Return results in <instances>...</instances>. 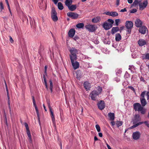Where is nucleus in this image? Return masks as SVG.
<instances>
[{"label": "nucleus", "instance_id": "1", "mask_svg": "<svg viewBox=\"0 0 149 149\" xmlns=\"http://www.w3.org/2000/svg\"><path fill=\"white\" fill-rule=\"evenodd\" d=\"M134 109L135 111H140L141 114H144L146 112V109L143 108L141 104L138 103H134L133 105Z\"/></svg>", "mask_w": 149, "mask_h": 149}, {"label": "nucleus", "instance_id": "2", "mask_svg": "<svg viewBox=\"0 0 149 149\" xmlns=\"http://www.w3.org/2000/svg\"><path fill=\"white\" fill-rule=\"evenodd\" d=\"M141 118L139 114H136L134 117L133 120L134 125L130 127V128L133 129L136 127H135L136 125L138 124L140 122H139L141 120Z\"/></svg>", "mask_w": 149, "mask_h": 149}, {"label": "nucleus", "instance_id": "3", "mask_svg": "<svg viewBox=\"0 0 149 149\" xmlns=\"http://www.w3.org/2000/svg\"><path fill=\"white\" fill-rule=\"evenodd\" d=\"M85 27L90 32H93L97 29V26L95 25L90 24H88L85 26Z\"/></svg>", "mask_w": 149, "mask_h": 149}, {"label": "nucleus", "instance_id": "4", "mask_svg": "<svg viewBox=\"0 0 149 149\" xmlns=\"http://www.w3.org/2000/svg\"><path fill=\"white\" fill-rule=\"evenodd\" d=\"M133 23L132 22L130 21H127L125 23V26L128 29L127 33L130 34L131 31V29L133 27Z\"/></svg>", "mask_w": 149, "mask_h": 149}, {"label": "nucleus", "instance_id": "5", "mask_svg": "<svg viewBox=\"0 0 149 149\" xmlns=\"http://www.w3.org/2000/svg\"><path fill=\"white\" fill-rule=\"evenodd\" d=\"M51 17L52 20L54 22H56L58 19L57 13L54 8H52L51 11Z\"/></svg>", "mask_w": 149, "mask_h": 149}, {"label": "nucleus", "instance_id": "6", "mask_svg": "<svg viewBox=\"0 0 149 149\" xmlns=\"http://www.w3.org/2000/svg\"><path fill=\"white\" fill-rule=\"evenodd\" d=\"M148 4V0H144L143 2H140L139 7L140 10H141L144 9L147 7Z\"/></svg>", "mask_w": 149, "mask_h": 149}, {"label": "nucleus", "instance_id": "7", "mask_svg": "<svg viewBox=\"0 0 149 149\" xmlns=\"http://www.w3.org/2000/svg\"><path fill=\"white\" fill-rule=\"evenodd\" d=\"M67 14L68 17L74 19H77L79 16L78 14L72 12H68L67 13Z\"/></svg>", "mask_w": 149, "mask_h": 149}, {"label": "nucleus", "instance_id": "8", "mask_svg": "<svg viewBox=\"0 0 149 149\" xmlns=\"http://www.w3.org/2000/svg\"><path fill=\"white\" fill-rule=\"evenodd\" d=\"M104 14L112 17H115L118 16V13L115 11H107L104 12Z\"/></svg>", "mask_w": 149, "mask_h": 149}, {"label": "nucleus", "instance_id": "9", "mask_svg": "<svg viewBox=\"0 0 149 149\" xmlns=\"http://www.w3.org/2000/svg\"><path fill=\"white\" fill-rule=\"evenodd\" d=\"M99 93L96 91L94 90L92 91L90 94L91 99L93 100H95L96 97L98 95Z\"/></svg>", "mask_w": 149, "mask_h": 149}, {"label": "nucleus", "instance_id": "10", "mask_svg": "<svg viewBox=\"0 0 149 149\" xmlns=\"http://www.w3.org/2000/svg\"><path fill=\"white\" fill-rule=\"evenodd\" d=\"M102 26L105 30H108L112 27V25L109 22H105L104 23Z\"/></svg>", "mask_w": 149, "mask_h": 149}, {"label": "nucleus", "instance_id": "11", "mask_svg": "<svg viewBox=\"0 0 149 149\" xmlns=\"http://www.w3.org/2000/svg\"><path fill=\"white\" fill-rule=\"evenodd\" d=\"M141 135L140 133L138 131H136L133 133L132 137L133 139L135 140L138 139Z\"/></svg>", "mask_w": 149, "mask_h": 149}, {"label": "nucleus", "instance_id": "12", "mask_svg": "<svg viewBox=\"0 0 149 149\" xmlns=\"http://www.w3.org/2000/svg\"><path fill=\"white\" fill-rule=\"evenodd\" d=\"M139 32L142 34H145L146 31H148L147 28L145 26L140 27L139 30Z\"/></svg>", "mask_w": 149, "mask_h": 149}, {"label": "nucleus", "instance_id": "13", "mask_svg": "<svg viewBox=\"0 0 149 149\" xmlns=\"http://www.w3.org/2000/svg\"><path fill=\"white\" fill-rule=\"evenodd\" d=\"M99 109L101 110L103 109L105 107V104L104 102L101 100L97 104Z\"/></svg>", "mask_w": 149, "mask_h": 149}, {"label": "nucleus", "instance_id": "14", "mask_svg": "<svg viewBox=\"0 0 149 149\" xmlns=\"http://www.w3.org/2000/svg\"><path fill=\"white\" fill-rule=\"evenodd\" d=\"M135 24L136 26L137 27L139 28L142 26L143 22L139 19H137L135 21Z\"/></svg>", "mask_w": 149, "mask_h": 149}, {"label": "nucleus", "instance_id": "15", "mask_svg": "<svg viewBox=\"0 0 149 149\" xmlns=\"http://www.w3.org/2000/svg\"><path fill=\"white\" fill-rule=\"evenodd\" d=\"M48 106L49 109V110L50 113L51 117L52 119V120L53 122L54 121H55V117L54 116V115L53 113V112L52 111V108L51 107L50 104L49 103H48Z\"/></svg>", "mask_w": 149, "mask_h": 149}, {"label": "nucleus", "instance_id": "16", "mask_svg": "<svg viewBox=\"0 0 149 149\" xmlns=\"http://www.w3.org/2000/svg\"><path fill=\"white\" fill-rule=\"evenodd\" d=\"M75 31L74 29H71L69 31L68 35L69 37L72 38L75 33Z\"/></svg>", "mask_w": 149, "mask_h": 149}, {"label": "nucleus", "instance_id": "17", "mask_svg": "<svg viewBox=\"0 0 149 149\" xmlns=\"http://www.w3.org/2000/svg\"><path fill=\"white\" fill-rule=\"evenodd\" d=\"M71 63L74 70H76L79 68V63L77 61H74V62H71Z\"/></svg>", "mask_w": 149, "mask_h": 149}, {"label": "nucleus", "instance_id": "18", "mask_svg": "<svg viewBox=\"0 0 149 149\" xmlns=\"http://www.w3.org/2000/svg\"><path fill=\"white\" fill-rule=\"evenodd\" d=\"M138 44L140 46H142L145 45L146 43V41L143 39H140L138 42Z\"/></svg>", "mask_w": 149, "mask_h": 149}, {"label": "nucleus", "instance_id": "19", "mask_svg": "<svg viewBox=\"0 0 149 149\" xmlns=\"http://www.w3.org/2000/svg\"><path fill=\"white\" fill-rule=\"evenodd\" d=\"M100 20V16H97L93 18L91 21L93 23H97L99 22Z\"/></svg>", "mask_w": 149, "mask_h": 149}, {"label": "nucleus", "instance_id": "20", "mask_svg": "<svg viewBox=\"0 0 149 149\" xmlns=\"http://www.w3.org/2000/svg\"><path fill=\"white\" fill-rule=\"evenodd\" d=\"M136 68L133 65H129V70H130L132 73H134L136 72Z\"/></svg>", "mask_w": 149, "mask_h": 149}, {"label": "nucleus", "instance_id": "21", "mask_svg": "<svg viewBox=\"0 0 149 149\" xmlns=\"http://www.w3.org/2000/svg\"><path fill=\"white\" fill-rule=\"evenodd\" d=\"M108 116L109 120L111 121H113L115 119V114L113 113H109L108 114Z\"/></svg>", "mask_w": 149, "mask_h": 149}, {"label": "nucleus", "instance_id": "22", "mask_svg": "<svg viewBox=\"0 0 149 149\" xmlns=\"http://www.w3.org/2000/svg\"><path fill=\"white\" fill-rule=\"evenodd\" d=\"M84 86L86 90L88 91L90 89V83L86 81L84 83Z\"/></svg>", "mask_w": 149, "mask_h": 149}, {"label": "nucleus", "instance_id": "23", "mask_svg": "<svg viewBox=\"0 0 149 149\" xmlns=\"http://www.w3.org/2000/svg\"><path fill=\"white\" fill-rule=\"evenodd\" d=\"M33 105L35 107V109L36 110V113L37 114L38 117V119H39V111H38V107L36 105L35 100H33Z\"/></svg>", "mask_w": 149, "mask_h": 149}, {"label": "nucleus", "instance_id": "24", "mask_svg": "<svg viewBox=\"0 0 149 149\" xmlns=\"http://www.w3.org/2000/svg\"><path fill=\"white\" fill-rule=\"evenodd\" d=\"M70 56L71 61V62H72L77 60V55H70Z\"/></svg>", "mask_w": 149, "mask_h": 149}, {"label": "nucleus", "instance_id": "25", "mask_svg": "<svg viewBox=\"0 0 149 149\" xmlns=\"http://www.w3.org/2000/svg\"><path fill=\"white\" fill-rule=\"evenodd\" d=\"M69 9L71 11H73L77 8V6L76 5H71L68 7Z\"/></svg>", "mask_w": 149, "mask_h": 149}, {"label": "nucleus", "instance_id": "26", "mask_svg": "<svg viewBox=\"0 0 149 149\" xmlns=\"http://www.w3.org/2000/svg\"><path fill=\"white\" fill-rule=\"evenodd\" d=\"M76 78L80 80L81 77V74L80 71L77 70L76 72Z\"/></svg>", "mask_w": 149, "mask_h": 149}, {"label": "nucleus", "instance_id": "27", "mask_svg": "<svg viewBox=\"0 0 149 149\" xmlns=\"http://www.w3.org/2000/svg\"><path fill=\"white\" fill-rule=\"evenodd\" d=\"M71 55H77V51L76 49L72 48L70 50Z\"/></svg>", "mask_w": 149, "mask_h": 149}, {"label": "nucleus", "instance_id": "28", "mask_svg": "<svg viewBox=\"0 0 149 149\" xmlns=\"http://www.w3.org/2000/svg\"><path fill=\"white\" fill-rule=\"evenodd\" d=\"M26 133L28 136L29 138V142L30 143H31L32 142V139L31 138V135L30 134V130L26 131Z\"/></svg>", "mask_w": 149, "mask_h": 149}, {"label": "nucleus", "instance_id": "29", "mask_svg": "<svg viewBox=\"0 0 149 149\" xmlns=\"http://www.w3.org/2000/svg\"><path fill=\"white\" fill-rule=\"evenodd\" d=\"M119 31V28L118 27H113L111 29V33L113 34Z\"/></svg>", "mask_w": 149, "mask_h": 149}, {"label": "nucleus", "instance_id": "30", "mask_svg": "<svg viewBox=\"0 0 149 149\" xmlns=\"http://www.w3.org/2000/svg\"><path fill=\"white\" fill-rule=\"evenodd\" d=\"M121 36L119 33H117L116 35L115 40L116 41H119L121 40Z\"/></svg>", "mask_w": 149, "mask_h": 149}, {"label": "nucleus", "instance_id": "31", "mask_svg": "<svg viewBox=\"0 0 149 149\" xmlns=\"http://www.w3.org/2000/svg\"><path fill=\"white\" fill-rule=\"evenodd\" d=\"M143 123H144L146 126H147L149 128V124L148 122L147 121H145L144 122H140L138 124L136 125H135V127H137L139 125H141Z\"/></svg>", "mask_w": 149, "mask_h": 149}, {"label": "nucleus", "instance_id": "32", "mask_svg": "<svg viewBox=\"0 0 149 149\" xmlns=\"http://www.w3.org/2000/svg\"><path fill=\"white\" fill-rule=\"evenodd\" d=\"M142 58L143 59L148 60L149 59V53H146L143 55Z\"/></svg>", "mask_w": 149, "mask_h": 149}, {"label": "nucleus", "instance_id": "33", "mask_svg": "<svg viewBox=\"0 0 149 149\" xmlns=\"http://www.w3.org/2000/svg\"><path fill=\"white\" fill-rule=\"evenodd\" d=\"M72 2V0H66L65 2V4L68 7L71 5Z\"/></svg>", "mask_w": 149, "mask_h": 149}, {"label": "nucleus", "instance_id": "34", "mask_svg": "<svg viewBox=\"0 0 149 149\" xmlns=\"http://www.w3.org/2000/svg\"><path fill=\"white\" fill-rule=\"evenodd\" d=\"M141 1V0H135L133 3L132 5L134 6H135L139 4H139Z\"/></svg>", "mask_w": 149, "mask_h": 149}, {"label": "nucleus", "instance_id": "35", "mask_svg": "<svg viewBox=\"0 0 149 149\" xmlns=\"http://www.w3.org/2000/svg\"><path fill=\"white\" fill-rule=\"evenodd\" d=\"M140 100L141 104L142 107H143L146 104V99L145 98L140 99Z\"/></svg>", "mask_w": 149, "mask_h": 149}, {"label": "nucleus", "instance_id": "36", "mask_svg": "<svg viewBox=\"0 0 149 149\" xmlns=\"http://www.w3.org/2000/svg\"><path fill=\"white\" fill-rule=\"evenodd\" d=\"M58 8L60 10H62L63 8V4L61 2H59L58 4Z\"/></svg>", "mask_w": 149, "mask_h": 149}, {"label": "nucleus", "instance_id": "37", "mask_svg": "<svg viewBox=\"0 0 149 149\" xmlns=\"http://www.w3.org/2000/svg\"><path fill=\"white\" fill-rule=\"evenodd\" d=\"M76 26L78 28H82L84 26V24L83 23H79L76 25Z\"/></svg>", "mask_w": 149, "mask_h": 149}, {"label": "nucleus", "instance_id": "38", "mask_svg": "<svg viewBox=\"0 0 149 149\" xmlns=\"http://www.w3.org/2000/svg\"><path fill=\"white\" fill-rule=\"evenodd\" d=\"M123 123L121 121H117L116 123V125L117 126L119 127L121 126L123 124Z\"/></svg>", "mask_w": 149, "mask_h": 149}, {"label": "nucleus", "instance_id": "39", "mask_svg": "<svg viewBox=\"0 0 149 149\" xmlns=\"http://www.w3.org/2000/svg\"><path fill=\"white\" fill-rule=\"evenodd\" d=\"M49 85H50V89L51 91V92L52 93V89L53 87V85L52 84V82L51 80H49Z\"/></svg>", "mask_w": 149, "mask_h": 149}, {"label": "nucleus", "instance_id": "40", "mask_svg": "<svg viewBox=\"0 0 149 149\" xmlns=\"http://www.w3.org/2000/svg\"><path fill=\"white\" fill-rule=\"evenodd\" d=\"M43 78H44V82L45 85V86L47 90H48V86H47V80H46V78L44 75V76H43Z\"/></svg>", "mask_w": 149, "mask_h": 149}, {"label": "nucleus", "instance_id": "41", "mask_svg": "<svg viewBox=\"0 0 149 149\" xmlns=\"http://www.w3.org/2000/svg\"><path fill=\"white\" fill-rule=\"evenodd\" d=\"M130 77L129 74L127 72H126L124 75V77L125 79L128 78Z\"/></svg>", "mask_w": 149, "mask_h": 149}, {"label": "nucleus", "instance_id": "42", "mask_svg": "<svg viewBox=\"0 0 149 149\" xmlns=\"http://www.w3.org/2000/svg\"><path fill=\"white\" fill-rule=\"evenodd\" d=\"M95 127L98 132H100V126L98 125H95Z\"/></svg>", "mask_w": 149, "mask_h": 149}, {"label": "nucleus", "instance_id": "43", "mask_svg": "<svg viewBox=\"0 0 149 149\" xmlns=\"http://www.w3.org/2000/svg\"><path fill=\"white\" fill-rule=\"evenodd\" d=\"M97 90L98 91H97V92H98V93L99 94L101 93L102 91V88L100 86H98L97 88Z\"/></svg>", "mask_w": 149, "mask_h": 149}, {"label": "nucleus", "instance_id": "44", "mask_svg": "<svg viewBox=\"0 0 149 149\" xmlns=\"http://www.w3.org/2000/svg\"><path fill=\"white\" fill-rule=\"evenodd\" d=\"M146 92V91H144L141 93V97H142V99L144 98V97L145 95V93Z\"/></svg>", "mask_w": 149, "mask_h": 149}, {"label": "nucleus", "instance_id": "45", "mask_svg": "<svg viewBox=\"0 0 149 149\" xmlns=\"http://www.w3.org/2000/svg\"><path fill=\"white\" fill-rule=\"evenodd\" d=\"M107 21L109 22V24L111 25H112L114 23V21L112 19H108L107 20Z\"/></svg>", "mask_w": 149, "mask_h": 149}, {"label": "nucleus", "instance_id": "46", "mask_svg": "<svg viewBox=\"0 0 149 149\" xmlns=\"http://www.w3.org/2000/svg\"><path fill=\"white\" fill-rule=\"evenodd\" d=\"M115 23L116 26H118L119 24V23L120 22V20L119 19H117L115 20Z\"/></svg>", "mask_w": 149, "mask_h": 149}, {"label": "nucleus", "instance_id": "47", "mask_svg": "<svg viewBox=\"0 0 149 149\" xmlns=\"http://www.w3.org/2000/svg\"><path fill=\"white\" fill-rule=\"evenodd\" d=\"M24 125L26 127V131L29 130V127L28 124H27V123H24Z\"/></svg>", "mask_w": 149, "mask_h": 149}, {"label": "nucleus", "instance_id": "48", "mask_svg": "<svg viewBox=\"0 0 149 149\" xmlns=\"http://www.w3.org/2000/svg\"><path fill=\"white\" fill-rule=\"evenodd\" d=\"M137 11V10L136 9H133L130 10V13H134Z\"/></svg>", "mask_w": 149, "mask_h": 149}, {"label": "nucleus", "instance_id": "49", "mask_svg": "<svg viewBox=\"0 0 149 149\" xmlns=\"http://www.w3.org/2000/svg\"><path fill=\"white\" fill-rule=\"evenodd\" d=\"M122 72L121 70L120 69H117L116 72V74L118 75V74H120Z\"/></svg>", "mask_w": 149, "mask_h": 149}, {"label": "nucleus", "instance_id": "50", "mask_svg": "<svg viewBox=\"0 0 149 149\" xmlns=\"http://www.w3.org/2000/svg\"><path fill=\"white\" fill-rule=\"evenodd\" d=\"M0 8L1 10H2L3 9V3L2 2H0Z\"/></svg>", "mask_w": 149, "mask_h": 149}, {"label": "nucleus", "instance_id": "51", "mask_svg": "<svg viewBox=\"0 0 149 149\" xmlns=\"http://www.w3.org/2000/svg\"><path fill=\"white\" fill-rule=\"evenodd\" d=\"M9 38H10V42L11 43H12L13 42V38H12V37L10 36H9Z\"/></svg>", "mask_w": 149, "mask_h": 149}, {"label": "nucleus", "instance_id": "52", "mask_svg": "<svg viewBox=\"0 0 149 149\" xmlns=\"http://www.w3.org/2000/svg\"><path fill=\"white\" fill-rule=\"evenodd\" d=\"M127 11V10L126 9V8H124L123 9H122L120 10V12H126Z\"/></svg>", "mask_w": 149, "mask_h": 149}, {"label": "nucleus", "instance_id": "53", "mask_svg": "<svg viewBox=\"0 0 149 149\" xmlns=\"http://www.w3.org/2000/svg\"><path fill=\"white\" fill-rule=\"evenodd\" d=\"M47 67L45 66V74H47Z\"/></svg>", "mask_w": 149, "mask_h": 149}, {"label": "nucleus", "instance_id": "54", "mask_svg": "<svg viewBox=\"0 0 149 149\" xmlns=\"http://www.w3.org/2000/svg\"><path fill=\"white\" fill-rule=\"evenodd\" d=\"M146 95L147 96V100H149V92H147L146 93Z\"/></svg>", "mask_w": 149, "mask_h": 149}, {"label": "nucleus", "instance_id": "55", "mask_svg": "<svg viewBox=\"0 0 149 149\" xmlns=\"http://www.w3.org/2000/svg\"><path fill=\"white\" fill-rule=\"evenodd\" d=\"M120 3V0H116V5L118 6L119 5Z\"/></svg>", "mask_w": 149, "mask_h": 149}, {"label": "nucleus", "instance_id": "56", "mask_svg": "<svg viewBox=\"0 0 149 149\" xmlns=\"http://www.w3.org/2000/svg\"><path fill=\"white\" fill-rule=\"evenodd\" d=\"M111 124L112 125V126H113L115 125V122L113 121H112L111 122Z\"/></svg>", "mask_w": 149, "mask_h": 149}, {"label": "nucleus", "instance_id": "57", "mask_svg": "<svg viewBox=\"0 0 149 149\" xmlns=\"http://www.w3.org/2000/svg\"><path fill=\"white\" fill-rule=\"evenodd\" d=\"M129 88L134 91H135V89H134V88L132 86H129Z\"/></svg>", "mask_w": 149, "mask_h": 149}, {"label": "nucleus", "instance_id": "58", "mask_svg": "<svg viewBox=\"0 0 149 149\" xmlns=\"http://www.w3.org/2000/svg\"><path fill=\"white\" fill-rule=\"evenodd\" d=\"M140 80L141 81H142L144 82L145 81V80H144V79L142 77H140Z\"/></svg>", "mask_w": 149, "mask_h": 149}, {"label": "nucleus", "instance_id": "59", "mask_svg": "<svg viewBox=\"0 0 149 149\" xmlns=\"http://www.w3.org/2000/svg\"><path fill=\"white\" fill-rule=\"evenodd\" d=\"M98 135H99V136L101 137H102V133L101 132H99V133H98Z\"/></svg>", "mask_w": 149, "mask_h": 149}, {"label": "nucleus", "instance_id": "60", "mask_svg": "<svg viewBox=\"0 0 149 149\" xmlns=\"http://www.w3.org/2000/svg\"><path fill=\"white\" fill-rule=\"evenodd\" d=\"M128 2L129 3H132L133 2L132 0H127Z\"/></svg>", "mask_w": 149, "mask_h": 149}, {"label": "nucleus", "instance_id": "61", "mask_svg": "<svg viewBox=\"0 0 149 149\" xmlns=\"http://www.w3.org/2000/svg\"><path fill=\"white\" fill-rule=\"evenodd\" d=\"M5 84L6 85V91H7V93L8 92V89L6 84V82L5 81Z\"/></svg>", "mask_w": 149, "mask_h": 149}, {"label": "nucleus", "instance_id": "62", "mask_svg": "<svg viewBox=\"0 0 149 149\" xmlns=\"http://www.w3.org/2000/svg\"><path fill=\"white\" fill-rule=\"evenodd\" d=\"M79 39V38L77 36H75L74 38V39L75 40H78Z\"/></svg>", "mask_w": 149, "mask_h": 149}, {"label": "nucleus", "instance_id": "63", "mask_svg": "<svg viewBox=\"0 0 149 149\" xmlns=\"http://www.w3.org/2000/svg\"><path fill=\"white\" fill-rule=\"evenodd\" d=\"M106 145L108 149H110L111 148L110 146L107 143Z\"/></svg>", "mask_w": 149, "mask_h": 149}, {"label": "nucleus", "instance_id": "64", "mask_svg": "<svg viewBox=\"0 0 149 149\" xmlns=\"http://www.w3.org/2000/svg\"><path fill=\"white\" fill-rule=\"evenodd\" d=\"M95 141H96L98 140V139L96 136H95L94 138Z\"/></svg>", "mask_w": 149, "mask_h": 149}]
</instances>
